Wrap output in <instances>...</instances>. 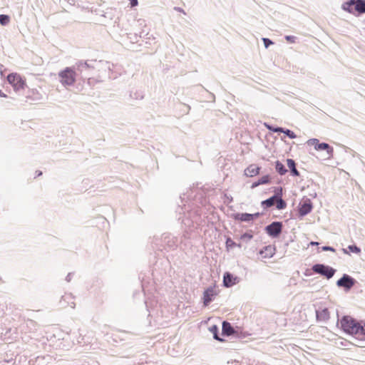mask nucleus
Instances as JSON below:
<instances>
[{
	"mask_svg": "<svg viewBox=\"0 0 365 365\" xmlns=\"http://www.w3.org/2000/svg\"><path fill=\"white\" fill-rule=\"evenodd\" d=\"M174 10L175 11H177L178 12H180V13H182L184 14H186L185 11H184V9H182V8L180 7H178V6H175L174 7Z\"/></svg>",
	"mask_w": 365,
	"mask_h": 365,
	"instance_id": "nucleus-37",
	"label": "nucleus"
},
{
	"mask_svg": "<svg viewBox=\"0 0 365 365\" xmlns=\"http://www.w3.org/2000/svg\"><path fill=\"white\" fill-rule=\"evenodd\" d=\"M76 72L72 67H66L58 73L59 81L64 86H73L76 82Z\"/></svg>",
	"mask_w": 365,
	"mask_h": 365,
	"instance_id": "nucleus-2",
	"label": "nucleus"
},
{
	"mask_svg": "<svg viewBox=\"0 0 365 365\" xmlns=\"http://www.w3.org/2000/svg\"><path fill=\"white\" fill-rule=\"evenodd\" d=\"M341 327L344 331L349 334H358L359 322L349 316H344L341 319Z\"/></svg>",
	"mask_w": 365,
	"mask_h": 365,
	"instance_id": "nucleus-1",
	"label": "nucleus"
},
{
	"mask_svg": "<svg viewBox=\"0 0 365 365\" xmlns=\"http://www.w3.org/2000/svg\"><path fill=\"white\" fill-rule=\"evenodd\" d=\"M225 197L227 200L228 202H231L233 200V198L230 195H227V194H225Z\"/></svg>",
	"mask_w": 365,
	"mask_h": 365,
	"instance_id": "nucleus-40",
	"label": "nucleus"
},
{
	"mask_svg": "<svg viewBox=\"0 0 365 365\" xmlns=\"http://www.w3.org/2000/svg\"><path fill=\"white\" fill-rule=\"evenodd\" d=\"M212 98L215 99V96L212 94Z\"/></svg>",
	"mask_w": 365,
	"mask_h": 365,
	"instance_id": "nucleus-46",
	"label": "nucleus"
},
{
	"mask_svg": "<svg viewBox=\"0 0 365 365\" xmlns=\"http://www.w3.org/2000/svg\"><path fill=\"white\" fill-rule=\"evenodd\" d=\"M73 299V297L71 294H66L65 295L62 296L60 304L61 307H66V305H69L71 308L75 307V303L74 302L71 301Z\"/></svg>",
	"mask_w": 365,
	"mask_h": 365,
	"instance_id": "nucleus-12",
	"label": "nucleus"
},
{
	"mask_svg": "<svg viewBox=\"0 0 365 365\" xmlns=\"http://www.w3.org/2000/svg\"><path fill=\"white\" fill-rule=\"evenodd\" d=\"M347 249L353 253L359 254L361 252V249L356 245H350L347 247Z\"/></svg>",
	"mask_w": 365,
	"mask_h": 365,
	"instance_id": "nucleus-31",
	"label": "nucleus"
},
{
	"mask_svg": "<svg viewBox=\"0 0 365 365\" xmlns=\"http://www.w3.org/2000/svg\"><path fill=\"white\" fill-rule=\"evenodd\" d=\"M269 182V175H264L260 179L257 180L256 182H253L251 185V188H255L257 186L260 185L267 184Z\"/></svg>",
	"mask_w": 365,
	"mask_h": 365,
	"instance_id": "nucleus-22",
	"label": "nucleus"
},
{
	"mask_svg": "<svg viewBox=\"0 0 365 365\" xmlns=\"http://www.w3.org/2000/svg\"><path fill=\"white\" fill-rule=\"evenodd\" d=\"M313 205L310 199L304 198L299 205V215L300 217H304L312 212Z\"/></svg>",
	"mask_w": 365,
	"mask_h": 365,
	"instance_id": "nucleus-8",
	"label": "nucleus"
},
{
	"mask_svg": "<svg viewBox=\"0 0 365 365\" xmlns=\"http://www.w3.org/2000/svg\"><path fill=\"white\" fill-rule=\"evenodd\" d=\"M210 332L213 334V338L219 341H223V339L220 338L218 335V327L216 325H212L210 327Z\"/></svg>",
	"mask_w": 365,
	"mask_h": 365,
	"instance_id": "nucleus-24",
	"label": "nucleus"
},
{
	"mask_svg": "<svg viewBox=\"0 0 365 365\" xmlns=\"http://www.w3.org/2000/svg\"><path fill=\"white\" fill-rule=\"evenodd\" d=\"M343 251H344V253H346V254H347V253H348V252H347V251H346V249H343Z\"/></svg>",
	"mask_w": 365,
	"mask_h": 365,
	"instance_id": "nucleus-44",
	"label": "nucleus"
},
{
	"mask_svg": "<svg viewBox=\"0 0 365 365\" xmlns=\"http://www.w3.org/2000/svg\"><path fill=\"white\" fill-rule=\"evenodd\" d=\"M275 248L271 245L264 247L259 251V254L264 258L272 257L274 254Z\"/></svg>",
	"mask_w": 365,
	"mask_h": 365,
	"instance_id": "nucleus-17",
	"label": "nucleus"
},
{
	"mask_svg": "<svg viewBox=\"0 0 365 365\" xmlns=\"http://www.w3.org/2000/svg\"><path fill=\"white\" fill-rule=\"evenodd\" d=\"M287 164L288 168L290 170L291 174L293 176H299V172L297 170L296 163L293 159H290V158L287 159Z\"/></svg>",
	"mask_w": 365,
	"mask_h": 365,
	"instance_id": "nucleus-21",
	"label": "nucleus"
},
{
	"mask_svg": "<svg viewBox=\"0 0 365 365\" xmlns=\"http://www.w3.org/2000/svg\"><path fill=\"white\" fill-rule=\"evenodd\" d=\"M322 249L323 251H332V252L335 251L334 247H330V246H324V247H322Z\"/></svg>",
	"mask_w": 365,
	"mask_h": 365,
	"instance_id": "nucleus-35",
	"label": "nucleus"
},
{
	"mask_svg": "<svg viewBox=\"0 0 365 365\" xmlns=\"http://www.w3.org/2000/svg\"><path fill=\"white\" fill-rule=\"evenodd\" d=\"M285 39L290 43H294L296 37L294 36H286Z\"/></svg>",
	"mask_w": 365,
	"mask_h": 365,
	"instance_id": "nucleus-34",
	"label": "nucleus"
},
{
	"mask_svg": "<svg viewBox=\"0 0 365 365\" xmlns=\"http://www.w3.org/2000/svg\"><path fill=\"white\" fill-rule=\"evenodd\" d=\"M264 125L269 130L272 131L274 133H282V131H283V128L282 127H274L267 123H264Z\"/></svg>",
	"mask_w": 365,
	"mask_h": 365,
	"instance_id": "nucleus-27",
	"label": "nucleus"
},
{
	"mask_svg": "<svg viewBox=\"0 0 365 365\" xmlns=\"http://www.w3.org/2000/svg\"><path fill=\"white\" fill-rule=\"evenodd\" d=\"M358 334L365 336V322L361 321L359 322Z\"/></svg>",
	"mask_w": 365,
	"mask_h": 365,
	"instance_id": "nucleus-32",
	"label": "nucleus"
},
{
	"mask_svg": "<svg viewBox=\"0 0 365 365\" xmlns=\"http://www.w3.org/2000/svg\"><path fill=\"white\" fill-rule=\"evenodd\" d=\"M282 133H284L290 139H294L297 138L296 134L289 129H285L283 128V131H282Z\"/></svg>",
	"mask_w": 365,
	"mask_h": 365,
	"instance_id": "nucleus-28",
	"label": "nucleus"
},
{
	"mask_svg": "<svg viewBox=\"0 0 365 365\" xmlns=\"http://www.w3.org/2000/svg\"><path fill=\"white\" fill-rule=\"evenodd\" d=\"M341 9L349 14H353L354 9V0H349L344 2L341 5Z\"/></svg>",
	"mask_w": 365,
	"mask_h": 365,
	"instance_id": "nucleus-20",
	"label": "nucleus"
},
{
	"mask_svg": "<svg viewBox=\"0 0 365 365\" xmlns=\"http://www.w3.org/2000/svg\"><path fill=\"white\" fill-rule=\"evenodd\" d=\"M7 80L12 85L14 90L19 91L24 88L26 83L24 79L17 73H10L7 76Z\"/></svg>",
	"mask_w": 365,
	"mask_h": 365,
	"instance_id": "nucleus-6",
	"label": "nucleus"
},
{
	"mask_svg": "<svg viewBox=\"0 0 365 365\" xmlns=\"http://www.w3.org/2000/svg\"><path fill=\"white\" fill-rule=\"evenodd\" d=\"M238 277L230 272H225L223 275V284L225 287H231L238 282Z\"/></svg>",
	"mask_w": 365,
	"mask_h": 365,
	"instance_id": "nucleus-9",
	"label": "nucleus"
},
{
	"mask_svg": "<svg viewBox=\"0 0 365 365\" xmlns=\"http://www.w3.org/2000/svg\"><path fill=\"white\" fill-rule=\"evenodd\" d=\"M310 245H319V242H310Z\"/></svg>",
	"mask_w": 365,
	"mask_h": 365,
	"instance_id": "nucleus-43",
	"label": "nucleus"
},
{
	"mask_svg": "<svg viewBox=\"0 0 365 365\" xmlns=\"http://www.w3.org/2000/svg\"><path fill=\"white\" fill-rule=\"evenodd\" d=\"M262 41L264 43V46L266 48H267L269 46H271L274 43L273 41L268 38H263Z\"/></svg>",
	"mask_w": 365,
	"mask_h": 365,
	"instance_id": "nucleus-33",
	"label": "nucleus"
},
{
	"mask_svg": "<svg viewBox=\"0 0 365 365\" xmlns=\"http://www.w3.org/2000/svg\"><path fill=\"white\" fill-rule=\"evenodd\" d=\"M10 21L9 16L6 14H0V24L2 26L7 25Z\"/></svg>",
	"mask_w": 365,
	"mask_h": 365,
	"instance_id": "nucleus-26",
	"label": "nucleus"
},
{
	"mask_svg": "<svg viewBox=\"0 0 365 365\" xmlns=\"http://www.w3.org/2000/svg\"><path fill=\"white\" fill-rule=\"evenodd\" d=\"M354 10L359 14H364L365 0H354Z\"/></svg>",
	"mask_w": 365,
	"mask_h": 365,
	"instance_id": "nucleus-19",
	"label": "nucleus"
},
{
	"mask_svg": "<svg viewBox=\"0 0 365 365\" xmlns=\"http://www.w3.org/2000/svg\"><path fill=\"white\" fill-rule=\"evenodd\" d=\"M312 270L327 279H331L335 274L336 269L324 264H315L312 266Z\"/></svg>",
	"mask_w": 365,
	"mask_h": 365,
	"instance_id": "nucleus-4",
	"label": "nucleus"
},
{
	"mask_svg": "<svg viewBox=\"0 0 365 365\" xmlns=\"http://www.w3.org/2000/svg\"><path fill=\"white\" fill-rule=\"evenodd\" d=\"M215 295V290L212 287L207 288L203 292V303L205 306H207L212 301V297Z\"/></svg>",
	"mask_w": 365,
	"mask_h": 365,
	"instance_id": "nucleus-11",
	"label": "nucleus"
},
{
	"mask_svg": "<svg viewBox=\"0 0 365 365\" xmlns=\"http://www.w3.org/2000/svg\"><path fill=\"white\" fill-rule=\"evenodd\" d=\"M251 215L252 216V221L255 219L257 218L260 215V213L259 212H256V213H254V214H251Z\"/></svg>",
	"mask_w": 365,
	"mask_h": 365,
	"instance_id": "nucleus-39",
	"label": "nucleus"
},
{
	"mask_svg": "<svg viewBox=\"0 0 365 365\" xmlns=\"http://www.w3.org/2000/svg\"><path fill=\"white\" fill-rule=\"evenodd\" d=\"M130 1V5L131 7H135L138 6V0H129Z\"/></svg>",
	"mask_w": 365,
	"mask_h": 365,
	"instance_id": "nucleus-36",
	"label": "nucleus"
},
{
	"mask_svg": "<svg viewBox=\"0 0 365 365\" xmlns=\"http://www.w3.org/2000/svg\"><path fill=\"white\" fill-rule=\"evenodd\" d=\"M316 317L318 321L326 322L329 319V312L327 308L316 310Z\"/></svg>",
	"mask_w": 365,
	"mask_h": 365,
	"instance_id": "nucleus-13",
	"label": "nucleus"
},
{
	"mask_svg": "<svg viewBox=\"0 0 365 365\" xmlns=\"http://www.w3.org/2000/svg\"><path fill=\"white\" fill-rule=\"evenodd\" d=\"M93 68L92 66H91L87 61H78L76 63V66H74V68L76 70V71L80 72L81 74L83 75V73L86 71L87 70Z\"/></svg>",
	"mask_w": 365,
	"mask_h": 365,
	"instance_id": "nucleus-14",
	"label": "nucleus"
},
{
	"mask_svg": "<svg viewBox=\"0 0 365 365\" xmlns=\"http://www.w3.org/2000/svg\"><path fill=\"white\" fill-rule=\"evenodd\" d=\"M85 78H88V76H89V74H84L83 75Z\"/></svg>",
	"mask_w": 365,
	"mask_h": 365,
	"instance_id": "nucleus-45",
	"label": "nucleus"
},
{
	"mask_svg": "<svg viewBox=\"0 0 365 365\" xmlns=\"http://www.w3.org/2000/svg\"><path fill=\"white\" fill-rule=\"evenodd\" d=\"M282 195V188L280 187L277 188L276 193L273 196H272V197H269L268 199L263 200L262 202V203H261L262 206L264 208H268V207H272L274 203L275 199L277 197H279Z\"/></svg>",
	"mask_w": 365,
	"mask_h": 365,
	"instance_id": "nucleus-10",
	"label": "nucleus"
},
{
	"mask_svg": "<svg viewBox=\"0 0 365 365\" xmlns=\"http://www.w3.org/2000/svg\"><path fill=\"white\" fill-rule=\"evenodd\" d=\"M73 273H68L66 277V281L70 282L72 279Z\"/></svg>",
	"mask_w": 365,
	"mask_h": 365,
	"instance_id": "nucleus-38",
	"label": "nucleus"
},
{
	"mask_svg": "<svg viewBox=\"0 0 365 365\" xmlns=\"http://www.w3.org/2000/svg\"><path fill=\"white\" fill-rule=\"evenodd\" d=\"M275 169L277 172L281 175H284L287 172L285 166L279 160L275 162Z\"/></svg>",
	"mask_w": 365,
	"mask_h": 365,
	"instance_id": "nucleus-23",
	"label": "nucleus"
},
{
	"mask_svg": "<svg viewBox=\"0 0 365 365\" xmlns=\"http://www.w3.org/2000/svg\"><path fill=\"white\" fill-rule=\"evenodd\" d=\"M252 237L253 235H252L251 232H245L240 236V240L246 242H248L250 240L252 239Z\"/></svg>",
	"mask_w": 365,
	"mask_h": 365,
	"instance_id": "nucleus-29",
	"label": "nucleus"
},
{
	"mask_svg": "<svg viewBox=\"0 0 365 365\" xmlns=\"http://www.w3.org/2000/svg\"><path fill=\"white\" fill-rule=\"evenodd\" d=\"M282 228L283 224L282 222L274 221L269 225H267L264 230L269 237L272 238H277L281 235Z\"/></svg>",
	"mask_w": 365,
	"mask_h": 365,
	"instance_id": "nucleus-5",
	"label": "nucleus"
},
{
	"mask_svg": "<svg viewBox=\"0 0 365 365\" xmlns=\"http://www.w3.org/2000/svg\"><path fill=\"white\" fill-rule=\"evenodd\" d=\"M222 333L225 336H231L235 333V330L230 323L225 321L222 322Z\"/></svg>",
	"mask_w": 365,
	"mask_h": 365,
	"instance_id": "nucleus-15",
	"label": "nucleus"
},
{
	"mask_svg": "<svg viewBox=\"0 0 365 365\" xmlns=\"http://www.w3.org/2000/svg\"><path fill=\"white\" fill-rule=\"evenodd\" d=\"M275 200H277L276 207L278 210H283L287 207V203L282 198V196L277 197Z\"/></svg>",
	"mask_w": 365,
	"mask_h": 365,
	"instance_id": "nucleus-25",
	"label": "nucleus"
},
{
	"mask_svg": "<svg viewBox=\"0 0 365 365\" xmlns=\"http://www.w3.org/2000/svg\"><path fill=\"white\" fill-rule=\"evenodd\" d=\"M252 216L250 213H235L233 218L235 220H240L242 222H250L252 221Z\"/></svg>",
	"mask_w": 365,
	"mask_h": 365,
	"instance_id": "nucleus-18",
	"label": "nucleus"
},
{
	"mask_svg": "<svg viewBox=\"0 0 365 365\" xmlns=\"http://www.w3.org/2000/svg\"><path fill=\"white\" fill-rule=\"evenodd\" d=\"M225 243H226V246H227V247H228V248H232V247H236V246H237V247H241L240 244H237V243H235V242H234L231 238H230V237H228V238L226 240V242H225Z\"/></svg>",
	"mask_w": 365,
	"mask_h": 365,
	"instance_id": "nucleus-30",
	"label": "nucleus"
},
{
	"mask_svg": "<svg viewBox=\"0 0 365 365\" xmlns=\"http://www.w3.org/2000/svg\"><path fill=\"white\" fill-rule=\"evenodd\" d=\"M7 96L0 90V97L6 98Z\"/></svg>",
	"mask_w": 365,
	"mask_h": 365,
	"instance_id": "nucleus-41",
	"label": "nucleus"
},
{
	"mask_svg": "<svg viewBox=\"0 0 365 365\" xmlns=\"http://www.w3.org/2000/svg\"><path fill=\"white\" fill-rule=\"evenodd\" d=\"M356 281L352 277L347 274H344L342 277L337 280L336 285L339 287H343L345 291H349L356 284Z\"/></svg>",
	"mask_w": 365,
	"mask_h": 365,
	"instance_id": "nucleus-7",
	"label": "nucleus"
},
{
	"mask_svg": "<svg viewBox=\"0 0 365 365\" xmlns=\"http://www.w3.org/2000/svg\"><path fill=\"white\" fill-rule=\"evenodd\" d=\"M307 143L308 145H314L316 150H325L329 158L333 156L334 148L327 143H320L317 138H311Z\"/></svg>",
	"mask_w": 365,
	"mask_h": 365,
	"instance_id": "nucleus-3",
	"label": "nucleus"
},
{
	"mask_svg": "<svg viewBox=\"0 0 365 365\" xmlns=\"http://www.w3.org/2000/svg\"><path fill=\"white\" fill-rule=\"evenodd\" d=\"M42 175V172L41 171H36V177H38L40 175Z\"/></svg>",
	"mask_w": 365,
	"mask_h": 365,
	"instance_id": "nucleus-42",
	"label": "nucleus"
},
{
	"mask_svg": "<svg viewBox=\"0 0 365 365\" xmlns=\"http://www.w3.org/2000/svg\"><path fill=\"white\" fill-rule=\"evenodd\" d=\"M259 167L252 164L245 169V174L248 177H253L259 174Z\"/></svg>",
	"mask_w": 365,
	"mask_h": 365,
	"instance_id": "nucleus-16",
	"label": "nucleus"
}]
</instances>
